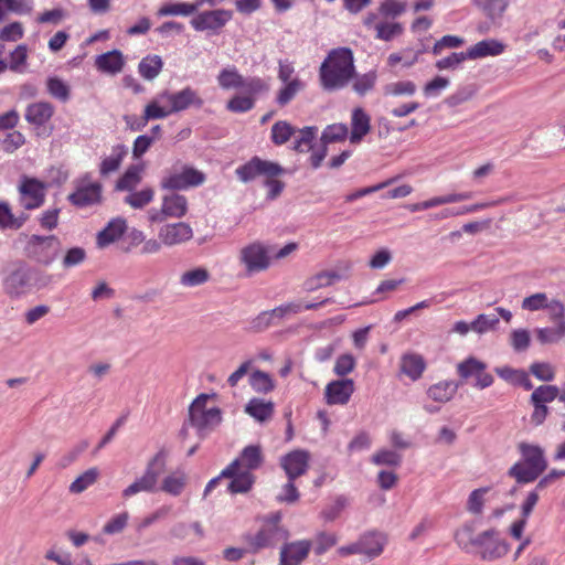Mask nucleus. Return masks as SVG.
Masks as SVG:
<instances>
[{"label":"nucleus","mask_w":565,"mask_h":565,"mask_svg":"<svg viewBox=\"0 0 565 565\" xmlns=\"http://www.w3.org/2000/svg\"><path fill=\"white\" fill-rule=\"evenodd\" d=\"M296 132L295 127H292L286 120H278L271 126L270 130V139L275 146H282L290 140V138Z\"/></svg>","instance_id":"obj_42"},{"label":"nucleus","mask_w":565,"mask_h":565,"mask_svg":"<svg viewBox=\"0 0 565 565\" xmlns=\"http://www.w3.org/2000/svg\"><path fill=\"white\" fill-rule=\"evenodd\" d=\"M360 544L362 554L373 558L383 552L385 537L380 533H367L360 537Z\"/></svg>","instance_id":"obj_37"},{"label":"nucleus","mask_w":565,"mask_h":565,"mask_svg":"<svg viewBox=\"0 0 565 565\" xmlns=\"http://www.w3.org/2000/svg\"><path fill=\"white\" fill-rule=\"evenodd\" d=\"M376 82V73L369 72L365 74H356L354 75L351 84L353 90L359 95H365L370 90H372L375 86Z\"/></svg>","instance_id":"obj_54"},{"label":"nucleus","mask_w":565,"mask_h":565,"mask_svg":"<svg viewBox=\"0 0 565 565\" xmlns=\"http://www.w3.org/2000/svg\"><path fill=\"white\" fill-rule=\"evenodd\" d=\"M98 468L93 467L87 469L70 484V492L75 494L84 492L98 480Z\"/></svg>","instance_id":"obj_43"},{"label":"nucleus","mask_w":565,"mask_h":565,"mask_svg":"<svg viewBox=\"0 0 565 565\" xmlns=\"http://www.w3.org/2000/svg\"><path fill=\"white\" fill-rule=\"evenodd\" d=\"M498 324L499 318L497 316L481 313L471 322V330L482 334L494 329Z\"/></svg>","instance_id":"obj_62"},{"label":"nucleus","mask_w":565,"mask_h":565,"mask_svg":"<svg viewBox=\"0 0 565 565\" xmlns=\"http://www.w3.org/2000/svg\"><path fill=\"white\" fill-rule=\"evenodd\" d=\"M61 248L60 239L54 236L31 235L25 244V255L43 265H50Z\"/></svg>","instance_id":"obj_7"},{"label":"nucleus","mask_w":565,"mask_h":565,"mask_svg":"<svg viewBox=\"0 0 565 565\" xmlns=\"http://www.w3.org/2000/svg\"><path fill=\"white\" fill-rule=\"evenodd\" d=\"M163 61L157 54H148L138 64V73L146 81H153L161 73Z\"/></svg>","instance_id":"obj_33"},{"label":"nucleus","mask_w":565,"mask_h":565,"mask_svg":"<svg viewBox=\"0 0 565 565\" xmlns=\"http://www.w3.org/2000/svg\"><path fill=\"white\" fill-rule=\"evenodd\" d=\"M505 45L495 40L487 39L482 40L475 45L470 46L467 52L469 60L482 58L486 56H497L504 52Z\"/></svg>","instance_id":"obj_29"},{"label":"nucleus","mask_w":565,"mask_h":565,"mask_svg":"<svg viewBox=\"0 0 565 565\" xmlns=\"http://www.w3.org/2000/svg\"><path fill=\"white\" fill-rule=\"evenodd\" d=\"M521 459L508 471L509 477L518 483L534 482L547 468L544 449L539 445L520 443L518 446Z\"/></svg>","instance_id":"obj_3"},{"label":"nucleus","mask_w":565,"mask_h":565,"mask_svg":"<svg viewBox=\"0 0 565 565\" xmlns=\"http://www.w3.org/2000/svg\"><path fill=\"white\" fill-rule=\"evenodd\" d=\"M245 412L254 417L258 422H265L269 419L274 414V404L271 402H265L260 398H252L246 407Z\"/></svg>","instance_id":"obj_39"},{"label":"nucleus","mask_w":565,"mask_h":565,"mask_svg":"<svg viewBox=\"0 0 565 565\" xmlns=\"http://www.w3.org/2000/svg\"><path fill=\"white\" fill-rule=\"evenodd\" d=\"M171 115L170 108L160 106L158 100H151L146 105L143 115H142V125L138 126L136 129H140L143 127L149 120L153 119H162Z\"/></svg>","instance_id":"obj_56"},{"label":"nucleus","mask_w":565,"mask_h":565,"mask_svg":"<svg viewBox=\"0 0 565 565\" xmlns=\"http://www.w3.org/2000/svg\"><path fill=\"white\" fill-rule=\"evenodd\" d=\"M46 89L53 98H56L61 102H67L70 99V86L56 76L47 78Z\"/></svg>","instance_id":"obj_53"},{"label":"nucleus","mask_w":565,"mask_h":565,"mask_svg":"<svg viewBox=\"0 0 565 565\" xmlns=\"http://www.w3.org/2000/svg\"><path fill=\"white\" fill-rule=\"evenodd\" d=\"M141 181V170L136 166L129 167L118 179L116 189L120 191H132Z\"/></svg>","instance_id":"obj_49"},{"label":"nucleus","mask_w":565,"mask_h":565,"mask_svg":"<svg viewBox=\"0 0 565 565\" xmlns=\"http://www.w3.org/2000/svg\"><path fill=\"white\" fill-rule=\"evenodd\" d=\"M217 84L222 89L243 88L252 94H266L269 92V84L262 77H244L235 66H227L220 71Z\"/></svg>","instance_id":"obj_6"},{"label":"nucleus","mask_w":565,"mask_h":565,"mask_svg":"<svg viewBox=\"0 0 565 565\" xmlns=\"http://www.w3.org/2000/svg\"><path fill=\"white\" fill-rule=\"evenodd\" d=\"M489 487H483L473 490L467 501V510L476 515H479L482 513L483 503H484V495L489 492Z\"/></svg>","instance_id":"obj_60"},{"label":"nucleus","mask_w":565,"mask_h":565,"mask_svg":"<svg viewBox=\"0 0 565 565\" xmlns=\"http://www.w3.org/2000/svg\"><path fill=\"white\" fill-rule=\"evenodd\" d=\"M213 395L200 394L189 407V423L200 435L216 428L222 422V412L218 407H209L207 402Z\"/></svg>","instance_id":"obj_5"},{"label":"nucleus","mask_w":565,"mask_h":565,"mask_svg":"<svg viewBox=\"0 0 565 565\" xmlns=\"http://www.w3.org/2000/svg\"><path fill=\"white\" fill-rule=\"evenodd\" d=\"M239 260L248 274L260 273L270 265L269 250L262 243L254 242L241 249Z\"/></svg>","instance_id":"obj_13"},{"label":"nucleus","mask_w":565,"mask_h":565,"mask_svg":"<svg viewBox=\"0 0 565 565\" xmlns=\"http://www.w3.org/2000/svg\"><path fill=\"white\" fill-rule=\"evenodd\" d=\"M281 514L276 512L263 520L259 530L255 534L245 535V543L249 553H258L262 550L276 546L288 537V531L280 524Z\"/></svg>","instance_id":"obj_4"},{"label":"nucleus","mask_w":565,"mask_h":565,"mask_svg":"<svg viewBox=\"0 0 565 565\" xmlns=\"http://www.w3.org/2000/svg\"><path fill=\"white\" fill-rule=\"evenodd\" d=\"M249 385L257 393H269L274 390L275 384L270 375L260 370L254 371L249 376Z\"/></svg>","instance_id":"obj_50"},{"label":"nucleus","mask_w":565,"mask_h":565,"mask_svg":"<svg viewBox=\"0 0 565 565\" xmlns=\"http://www.w3.org/2000/svg\"><path fill=\"white\" fill-rule=\"evenodd\" d=\"M457 544L468 550L469 545L476 548V554L484 562H495L507 556L511 550L510 543L502 539L495 529H489L472 536V529L463 526L455 534Z\"/></svg>","instance_id":"obj_2"},{"label":"nucleus","mask_w":565,"mask_h":565,"mask_svg":"<svg viewBox=\"0 0 565 565\" xmlns=\"http://www.w3.org/2000/svg\"><path fill=\"white\" fill-rule=\"evenodd\" d=\"M223 477L232 479L227 486L231 493H246L255 482L254 476L247 470L235 469V473Z\"/></svg>","instance_id":"obj_34"},{"label":"nucleus","mask_w":565,"mask_h":565,"mask_svg":"<svg viewBox=\"0 0 565 565\" xmlns=\"http://www.w3.org/2000/svg\"><path fill=\"white\" fill-rule=\"evenodd\" d=\"M458 384L455 381H440L433 384L427 390V395L430 399L438 403H447L458 391Z\"/></svg>","instance_id":"obj_32"},{"label":"nucleus","mask_w":565,"mask_h":565,"mask_svg":"<svg viewBox=\"0 0 565 565\" xmlns=\"http://www.w3.org/2000/svg\"><path fill=\"white\" fill-rule=\"evenodd\" d=\"M211 279L210 271L204 267H195L181 274L180 284L186 288H193L206 284Z\"/></svg>","instance_id":"obj_40"},{"label":"nucleus","mask_w":565,"mask_h":565,"mask_svg":"<svg viewBox=\"0 0 565 565\" xmlns=\"http://www.w3.org/2000/svg\"><path fill=\"white\" fill-rule=\"evenodd\" d=\"M260 94H252L244 90L243 95L236 94L226 103V109L234 114H243L252 110L255 107L256 98Z\"/></svg>","instance_id":"obj_36"},{"label":"nucleus","mask_w":565,"mask_h":565,"mask_svg":"<svg viewBox=\"0 0 565 565\" xmlns=\"http://www.w3.org/2000/svg\"><path fill=\"white\" fill-rule=\"evenodd\" d=\"M25 142V138L22 132L18 130H12L10 132H7L3 138H0V145L2 149L8 152L12 153L17 149H19L21 146H23Z\"/></svg>","instance_id":"obj_61"},{"label":"nucleus","mask_w":565,"mask_h":565,"mask_svg":"<svg viewBox=\"0 0 565 565\" xmlns=\"http://www.w3.org/2000/svg\"><path fill=\"white\" fill-rule=\"evenodd\" d=\"M327 300H322L317 303H302V302H288L270 310V315L275 320H281L288 316L297 315L302 310H312L326 303Z\"/></svg>","instance_id":"obj_38"},{"label":"nucleus","mask_w":565,"mask_h":565,"mask_svg":"<svg viewBox=\"0 0 565 565\" xmlns=\"http://www.w3.org/2000/svg\"><path fill=\"white\" fill-rule=\"evenodd\" d=\"M54 115V106L49 102H36L28 105L25 120L35 127L44 126Z\"/></svg>","instance_id":"obj_24"},{"label":"nucleus","mask_w":565,"mask_h":565,"mask_svg":"<svg viewBox=\"0 0 565 565\" xmlns=\"http://www.w3.org/2000/svg\"><path fill=\"white\" fill-rule=\"evenodd\" d=\"M159 97L168 100L171 114L185 110L191 106L200 108L203 105V99L198 95L196 90L190 86L175 93L166 90L161 93Z\"/></svg>","instance_id":"obj_18"},{"label":"nucleus","mask_w":565,"mask_h":565,"mask_svg":"<svg viewBox=\"0 0 565 565\" xmlns=\"http://www.w3.org/2000/svg\"><path fill=\"white\" fill-rule=\"evenodd\" d=\"M264 457L259 446L250 445L245 447L239 457L233 460L225 469L222 470V476H231L235 473V469L252 471L259 468L263 463Z\"/></svg>","instance_id":"obj_17"},{"label":"nucleus","mask_w":565,"mask_h":565,"mask_svg":"<svg viewBox=\"0 0 565 565\" xmlns=\"http://www.w3.org/2000/svg\"><path fill=\"white\" fill-rule=\"evenodd\" d=\"M535 334L540 343L550 344L559 342L565 337V323L562 326L555 324L554 327L539 328Z\"/></svg>","instance_id":"obj_47"},{"label":"nucleus","mask_w":565,"mask_h":565,"mask_svg":"<svg viewBox=\"0 0 565 565\" xmlns=\"http://www.w3.org/2000/svg\"><path fill=\"white\" fill-rule=\"evenodd\" d=\"M371 460L374 465H377V466L385 465V466L397 467V466H399V463L402 461V457L399 454H397L393 450L383 449V450L375 452L372 456Z\"/></svg>","instance_id":"obj_63"},{"label":"nucleus","mask_w":565,"mask_h":565,"mask_svg":"<svg viewBox=\"0 0 565 565\" xmlns=\"http://www.w3.org/2000/svg\"><path fill=\"white\" fill-rule=\"evenodd\" d=\"M158 457H154L146 467L141 477L137 478L130 486L122 491V497L128 499L140 492H156L158 491V480L160 471L156 470L154 465Z\"/></svg>","instance_id":"obj_16"},{"label":"nucleus","mask_w":565,"mask_h":565,"mask_svg":"<svg viewBox=\"0 0 565 565\" xmlns=\"http://www.w3.org/2000/svg\"><path fill=\"white\" fill-rule=\"evenodd\" d=\"M404 32L399 22H377L375 25V39L388 42Z\"/></svg>","instance_id":"obj_48"},{"label":"nucleus","mask_w":565,"mask_h":565,"mask_svg":"<svg viewBox=\"0 0 565 565\" xmlns=\"http://www.w3.org/2000/svg\"><path fill=\"white\" fill-rule=\"evenodd\" d=\"M354 75V54L347 46L330 50L318 72L320 87L329 93L348 87Z\"/></svg>","instance_id":"obj_1"},{"label":"nucleus","mask_w":565,"mask_h":565,"mask_svg":"<svg viewBox=\"0 0 565 565\" xmlns=\"http://www.w3.org/2000/svg\"><path fill=\"white\" fill-rule=\"evenodd\" d=\"M306 83L298 76L294 77L291 82L282 83V86L276 94L275 102L279 107L287 106L296 96L305 90Z\"/></svg>","instance_id":"obj_31"},{"label":"nucleus","mask_w":565,"mask_h":565,"mask_svg":"<svg viewBox=\"0 0 565 565\" xmlns=\"http://www.w3.org/2000/svg\"><path fill=\"white\" fill-rule=\"evenodd\" d=\"M28 220V215L14 216L9 204L0 202V228L19 230Z\"/></svg>","instance_id":"obj_45"},{"label":"nucleus","mask_w":565,"mask_h":565,"mask_svg":"<svg viewBox=\"0 0 565 565\" xmlns=\"http://www.w3.org/2000/svg\"><path fill=\"white\" fill-rule=\"evenodd\" d=\"M407 3L401 0H384L380 3L379 14L383 18H397L406 11Z\"/></svg>","instance_id":"obj_57"},{"label":"nucleus","mask_w":565,"mask_h":565,"mask_svg":"<svg viewBox=\"0 0 565 565\" xmlns=\"http://www.w3.org/2000/svg\"><path fill=\"white\" fill-rule=\"evenodd\" d=\"M186 484V476L182 471H175L170 475H168L161 483L160 490L173 495L178 497L180 495Z\"/></svg>","instance_id":"obj_41"},{"label":"nucleus","mask_w":565,"mask_h":565,"mask_svg":"<svg viewBox=\"0 0 565 565\" xmlns=\"http://www.w3.org/2000/svg\"><path fill=\"white\" fill-rule=\"evenodd\" d=\"M316 127H305L299 130V136L294 142V150L297 152H307L312 149V141L316 137Z\"/></svg>","instance_id":"obj_58"},{"label":"nucleus","mask_w":565,"mask_h":565,"mask_svg":"<svg viewBox=\"0 0 565 565\" xmlns=\"http://www.w3.org/2000/svg\"><path fill=\"white\" fill-rule=\"evenodd\" d=\"M355 365H356V361L352 354H349V353L341 354L335 360V363L333 366V372L338 376L342 377V376L350 374L355 369Z\"/></svg>","instance_id":"obj_64"},{"label":"nucleus","mask_w":565,"mask_h":565,"mask_svg":"<svg viewBox=\"0 0 565 565\" xmlns=\"http://www.w3.org/2000/svg\"><path fill=\"white\" fill-rule=\"evenodd\" d=\"M30 276L28 270L19 268L8 275L3 281V288L10 297H19L26 291Z\"/></svg>","instance_id":"obj_28"},{"label":"nucleus","mask_w":565,"mask_h":565,"mask_svg":"<svg viewBox=\"0 0 565 565\" xmlns=\"http://www.w3.org/2000/svg\"><path fill=\"white\" fill-rule=\"evenodd\" d=\"M470 192H462V193H449L441 196H434L429 200L412 203L407 205L408 211L411 212H418V211H425L428 209H433L439 205L444 204H450L456 202H461L471 199Z\"/></svg>","instance_id":"obj_27"},{"label":"nucleus","mask_w":565,"mask_h":565,"mask_svg":"<svg viewBox=\"0 0 565 565\" xmlns=\"http://www.w3.org/2000/svg\"><path fill=\"white\" fill-rule=\"evenodd\" d=\"M232 17V12L224 9L203 11L191 20V25L195 31L218 32Z\"/></svg>","instance_id":"obj_15"},{"label":"nucleus","mask_w":565,"mask_h":565,"mask_svg":"<svg viewBox=\"0 0 565 565\" xmlns=\"http://www.w3.org/2000/svg\"><path fill=\"white\" fill-rule=\"evenodd\" d=\"M89 174H86L76 184V189L68 195V201L77 207H86L102 200V184L98 182H90Z\"/></svg>","instance_id":"obj_14"},{"label":"nucleus","mask_w":565,"mask_h":565,"mask_svg":"<svg viewBox=\"0 0 565 565\" xmlns=\"http://www.w3.org/2000/svg\"><path fill=\"white\" fill-rule=\"evenodd\" d=\"M349 130L344 124H332L324 128L321 135V143L329 145L332 142L344 141Z\"/></svg>","instance_id":"obj_51"},{"label":"nucleus","mask_w":565,"mask_h":565,"mask_svg":"<svg viewBox=\"0 0 565 565\" xmlns=\"http://www.w3.org/2000/svg\"><path fill=\"white\" fill-rule=\"evenodd\" d=\"M309 541H297L285 544L280 551V565H299L309 554Z\"/></svg>","instance_id":"obj_23"},{"label":"nucleus","mask_w":565,"mask_h":565,"mask_svg":"<svg viewBox=\"0 0 565 565\" xmlns=\"http://www.w3.org/2000/svg\"><path fill=\"white\" fill-rule=\"evenodd\" d=\"M126 64L125 56L121 51L113 50L95 57L94 65L96 70L103 74L116 75L122 72Z\"/></svg>","instance_id":"obj_22"},{"label":"nucleus","mask_w":565,"mask_h":565,"mask_svg":"<svg viewBox=\"0 0 565 565\" xmlns=\"http://www.w3.org/2000/svg\"><path fill=\"white\" fill-rule=\"evenodd\" d=\"M417 86L412 81H399L385 86L384 94L390 96H413Z\"/></svg>","instance_id":"obj_59"},{"label":"nucleus","mask_w":565,"mask_h":565,"mask_svg":"<svg viewBox=\"0 0 565 565\" xmlns=\"http://www.w3.org/2000/svg\"><path fill=\"white\" fill-rule=\"evenodd\" d=\"M309 452L306 450H294L281 458V467L288 479H297L305 475L309 468Z\"/></svg>","instance_id":"obj_21"},{"label":"nucleus","mask_w":565,"mask_h":565,"mask_svg":"<svg viewBox=\"0 0 565 565\" xmlns=\"http://www.w3.org/2000/svg\"><path fill=\"white\" fill-rule=\"evenodd\" d=\"M457 373L462 380L475 379V386L479 390L490 387L494 377L487 372V364L475 356H469L457 364Z\"/></svg>","instance_id":"obj_12"},{"label":"nucleus","mask_w":565,"mask_h":565,"mask_svg":"<svg viewBox=\"0 0 565 565\" xmlns=\"http://www.w3.org/2000/svg\"><path fill=\"white\" fill-rule=\"evenodd\" d=\"M504 200L490 201V202H481V203H476V204H471V205L465 206V207L459 209V210L445 209V210L440 211L436 215V218L441 220V218H447V217H451V216L463 215V214H468V213H475V212H478V211H481V210H484V209H488V207L495 206V205H498L499 203H501Z\"/></svg>","instance_id":"obj_46"},{"label":"nucleus","mask_w":565,"mask_h":565,"mask_svg":"<svg viewBox=\"0 0 565 565\" xmlns=\"http://www.w3.org/2000/svg\"><path fill=\"white\" fill-rule=\"evenodd\" d=\"M426 367L425 359L418 353H405L399 361L401 373L414 382L423 376Z\"/></svg>","instance_id":"obj_25"},{"label":"nucleus","mask_w":565,"mask_h":565,"mask_svg":"<svg viewBox=\"0 0 565 565\" xmlns=\"http://www.w3.org/2000/svg\"><path fill=\"white\" fill-rule=\"evenodd\" d=\"M199 4L178 2L164 3L157 11L158 17L182 15L188 17L196 12Z\"/></svg>","instance_id":"obj_44"},{"label":"nucleus","mask_w":565,"mask_h":565,"mask_svg":"<svg viewBox=\"0 0 565 565\" xmlns=\"http://www.w3.org/2000/svg\"><path fill=\"white\" fill-rule=\"evenodd\" d=\"M205 181L203 172L184 166L181 171H169L162 178L160 185L166 190H186L192 186L201 185Z\"/></svg>","instance_id":"obj_10"},{"label":"nucleus","mask_w":565,"mask_h":565,"mask_svg":"<svg viewBox=\"0 0 565 565\" xmlns=\"http://www.w3.org/2000/svg\"><path fill=\"white\" fill-rule=\"evenodd\" d=\"M127 228L126 221L122 218L111 220L107 226L97 234V245L104 248L118 241Z\"/></svg>","instance_id":"obj_30"},{"label":"nucleus","mask_w":565,"mask_h":565,"mask_svg":"<svg viewBox=\"0 0 565 565\" xmlns=\"http://www.w3.org/2000/svg\"><path fill=\"white\" fill-rule=\"evenodd\" d=\"M154 198V191L152 188H145L140 191H130L125 198V203L134 209H142L152 202Z\"/></svg>","instance_id":"obj_52"},{"label":"nucleus","mask_w":565,"mask_h":565,"mask_svg":"<svg viewBox=\"0 0 565 565\" xmlns=\"http://www.w3.org/2000/svg\"><path fill=\"white\" fill-rule=\"evenodd\" d=\"M188 212V200L184 195L172 193L162 198L160 209H150L147 217L150 224L162 223L167 218H181Z\"/></svg>","instance_id":"obj_8"},{"label":"nucleus","mask_w":565,"mask_h":565,"mask_svg":"<svg viewBox=\"0 0 565 565\" xmlns=\"http://www.w3.org/2000/svg\"><path fill=\"white\" fill-rule=\"evenodd\" d=\"M127 154V149L124 145H117L113 147L110 156L104 158L99 164V173L103 177H107L113 172H116L124 158Z\"/></svg>","instance_id":"obj_35"},{"label":"nucleus","mask_w":565,"mask_h":565,"mask_svg":"<svg viewBox=\"0 0 565 565\" xmlns=\"http://www.w3.org/2000/svg\"><path fill=\"white\" fill-rule=\"evenodd\" d=\"M371 130V117L361 107L352 110L351 115V143H359Z\"/></svg>","instance_id":"obj_26"},{"label":"nucleus","mask_w":565,"mask_h":565,"mask_svg":"<svg viewBox=\"0 0 565 565\" xmlns=\"http://www.w3.org/2000/svg\"><path fill=\"white\" fill-rule=\"evenodd\" d=\"M284 168L271 161L263 160L259 157H253L246 163L236 168L235 173L242 182H249L258 175L274 178L282 174Z\"/></svg>","instance_id":"obj_11"},{"label":"nucleus","mask_w":565,"mask_h":565,"mask_svg":"<svg viewBox=\"0 0 565 565\" xmlns=\"http://www.w3.org/2000/svg\"><path fill=\"white\" fill-rule=\"evenodd\" d=\"M49 185L36 178L22 175L18 186L20 203L25 210H35L44 204Z\"/></svg>","instance_id":"obj_9"},{"label":"nucleus","mask_w":565,"mask_h":565,"mask_svg":"<svg viewBox=\"0 0 565 565\" xmlns=\"http://www.w3.org/2000/svg\"><path fill=\"white\" fill-rule=\"evenodd\" d=\"M192 237L193 230L184 222L166 224L158 232V238L167 246L183 244Z\"/></svg>","instance_id":"obj_20"},{"label":"nucleus","mask_w":565,"mask_h":565,"mask_svg":"<svg viewBox=\"0 0 565 565\" xmlns=\"http://www.w3.org/2000/svg\"><path fill=\"white\" fill-rule=\"evenodd\" d=\"M559 388L555 385H541L531 394V403L547 404L558 397Z\"/></svg>","instance_id":"obj_55"},{"label":"nucleus","mask_w":565,"mask_h":565,"mask_svg":"<svg viewBox=\"0 0 565 565\" xmlns=\"http://www.w3.org/2000/svg\"><path fill=\"white\" fill-rule=\"evenodd\" d=\"M354 390V382L351 379L331 381L324 388L326 403L328 405H345Z\"/></svg>","instance_id":"obj_19"}]
</instances>
